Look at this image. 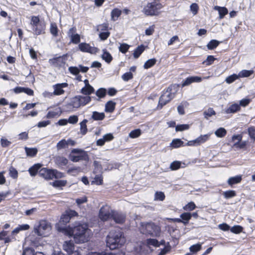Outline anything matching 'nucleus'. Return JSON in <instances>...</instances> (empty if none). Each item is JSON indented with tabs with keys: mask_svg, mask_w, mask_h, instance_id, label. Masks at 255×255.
<instances>
[{
	"mask_svg": "<svg viewBox=\"0 0 255 255\" xmlns=\"http://www.w3.org/2000/svg\"><path fill=\"white\" fill-rule=\"evenodd\" d=\"M60 231L67 232V235L73 236L74 241L77 244H81L87 242L89 240L91 231L88 229L86 225L79 224L71 228L69 231L66 229V227H59Z\"/></svg>",
	"mask_w": 255,
	"mask_h": 255,
	"instance_id": "1",
	"label": "nucleus"
},
{
	"mask_svg": "<svg viewBox=\"0 0 255 255\" xmlns=\"http://www.w3.org/2000/svg\"><path fill=\"white\" fill-rule=\"evenodd\" d=\"M125 242L123 233L119 229L111 231L107 237V246L112 250L121 247Z\"/></svg>",
	"mask_w": 255,
	"mask_h": 255,
	"instance_id": "2",
	"label": "nucleus"
},
{
	"mask_svg": "<svg viewBox=\"0 0 255 255\" xmlns=\"http://www.w3.org/2000/svg\"><path fill=\"white\" fill-rule=\"evenodd\" d=\"M91 101L90 96H83L78 95L72 98L70 102L65 105L67 110H72L73 108H79L81 106H84Z\"/></svg>",
	"mask_w": 255,
	"mask_h": 255,
	"instance_id": "3",
	"label": "nucleus"
},
{
	"mask_svg": "<svg viewBox=\"0 0 255 255\" xmlns=\"http://www.w3.org/2000/svg\"><path fill=\"white\" fill-rule=\"evenodd\" d=\"M143 233L148 234L152 237H158L161 231L160 227L155 223L149 222L142 224Z\"/></svg>",
	"mask_w": 255,
	"mask_h": 255,
	"instance_id": "4",
	"label": "nucleus"
},
{
	"mask_svg": "<svg viewBox=\"0 0 255 255\" xmlns=\"http://www.w3.org/2000/svg\"><path fill=\"white\" fill-rule=\"evenodd\" d=\"M51 229L50 224L45 220L40 221L39 225L34 228V232L39 236H47Z\"/></svg>",
	"mask_w": 255,
	"mask_h": 255,
	"instance_id": "5",
	"label": "nucleus"
},
{
	"mask_svg": "<svg viewBox=\"0 0 255 255\" xmlns=\"http://www.w3.org/2000/svg\"><path fill=\"white\" fill-rule=\"evenodd\" d=\"M173 87L171 86L168 87L160 96L158 106L160 109H161L163 106L169 102L175 97V93L172 92Z\"/></svg>",
	"mask_w": 255,
	"mask_h": 255,
	"instance_id": "6",
	"label": "nucleus"
},
{
	"mask_svg": "<svg viewBox=\"0 0 255 255\" xmlns=\"http://www.w3.org/2000/svg\"><path fill=\"white\" fill-rule=\"evenodd\" d=\"M113 212L109 206H103L99 211V218L103 221L111 220L112 219Z\"/></svg>",
	"mask_w": 255,
	"mask_h": 255,
	"instance_id": "7",
	"label": "nucleus"
},
{
	"mask_svg": "<svg viewBox=\"0 0 255 255\" xmlns=\"http://www.w3.org/2000/svg\"><path fill=\"white\" fill-rule=\"evenodd\" d=\"M157 4L154 3H148L143 9V12L147 16H153L156 14Z\"/></svg>",
	"mask_w": 255,
	"mask_h": 255,
	"instance_id": "8",
	"label": "nucleus"
},
{
	"mask_svg": "<svg viewBox=\"0 0 255 255\" xmlns=\"http://www.w3.org/2000/svg\"><path fill=\"white\" fill-rule=\"evenodd\" d=\"M78 47L81 51L91 54H96L99 50L97 48L92 47L89 44L85 42L80 43Z\"/></svg>",
	"mask_w": 255,
	"mask_h": 255,
	"instance_id": "9",
	"label": "nucleus"
},
{
	"mask_svg": "<svg viewBox=\"0 0 255 255\" xmlns=\"http://www.w3.org/2000/svg\"><path fill=\"white\" fill-rule=\"evenodd\" d=\"M67 54H64L62 56L55 57L49 60V63L54 67H61L65 63L66 57Z\"/></svg>",
	"mask_w": 255,
	"mask_h": 255,
	"instance_id": "10",
	"label": "nucleus"
},
{
	"mask_svg": "<svg viewBox=\"0 0 255 255\" xmlns=\"http://www.w3.org/2000/svg\"><path fill=\"white\" fill-rule=\"evenodd\" d=\"M39 176L46 179L51 180L53 179V173L52 169H47L46 168H43L40 169L38 172Z\"/></svg>",
	"mask_w": 255,
	"mask_h": 255,
	"instance_id": "11",
	"label": "nucleus"
},
{
	"mask_svg": "<svg viewBox=\"0 0 255 255\" xmlns=\"http://www.w3.org/2000/svg\"><path fill=\"white\" fill-rule=\"evenodd\" d=\"M126 215L121 212L114 211L113 213L112 219L116 223L123 224L125 222Z\"/></svg>",
	"mask_w": 255,
	"mask_h": 255,
	"instance_id": "12",
	"label": "nucleus"
},
{
	"mask_svg": "<svg viewBox=\"0 0 255 255\" xmlns=\"http://www.w3.org/2000/svg\"><path fill=\"white\" fill-rule=\"evenodd\" d=\"M70 159L73 162H78L80 160H86L88 159V156L86 152H83L80 154L74 155H70Z\"/></svg>",
	"mask_w": 255,
	"mask_h": 255,
	"instance_id": "13",
	"label": "nucleus"
},
{
	"mask_svg": "<svg viewBox=\"0 0 255 255\" xmlns=\"http://www.w3.org/2000/svg\"><path fill=\"white\" fill-rule=\"evenodd\" d=\"M202 80L201 77L198 76H191L187 77L182 83V86H188L193 82H200Z\"/></svg>",
	"mask_w": 255,
	"mask_h": 255,
	"instance_id": "14",
	"label": "nucleus"
},
{
	"mask_svg": "<svg viewBox=\"0 0 255 255\" xmlns=\"http://www.w3.org/2000/svg\"><path fill=\"white\" fill-rule=\"evenodd\" d=\"M63 249L68 254H70L74 252L75 246L73 241H65L63 245Z\"/></svg>",
	"mask_w": 255,
	"mask_h": 255,
	"instance_id": "15",
	"label": "nucleus"
},
{
	"mask_svg": "<svg viewBox=\"0 0 255 255\" xmlns=\"http://www.w3.org/2000/svg\"><path fill=\"white\" fill-rule=\"evenodd\" d=\"M45 26L42 22L39 23L32 28V29L36 35H40L44 33Z\"/></svg>",
	"mask_w": 255,
	"mask_h": 255,
	"instance_id": "16",
	"label": "nucleus"
},
{
	"mask_svg": "<svg viewBox=\"0 0 255 255\" xmlns=\"http://www.w3.org/2000/svg\"><path fill=\"white\" fill-rule=\"evenodd\" d=\"M42 165L40 163L35 164L28 169V172L31 176H35L38 173Z\"/></svg>",
	"mask_w": 255,
	"mask_h": 255,
	"instance_id": "17",
	"label": "nucleus"
},
{
	"mask_svg": "<svg viewBox=\"0 0 255 255\" xmlns=\"http://www.w3.org/2000/svg\"><path fill=\"white\" fill-rule=\"evenodd\" d=\"M242 179V175H237L236 176L229 178L228 180L227 183L230 186H232L234 184L240 183Z\"/></svg>",
	"mask_w": 255,
	"mask_h": 255,
	"instance_id": "18",
	"label": "nucleus"
},
{
	"mask_svg": "<svg viewBox=\"0 0 255 255\" xmlns=\"http://www.w3.org/2000/svg\"><path fill=\"white\" fill-rule=\"evenodd\" d=\"M241 110L240 105L238 104L235 103L231 105L228 109L225 111L227 114L235 113Z\"/></svg>",
	"mask_w": 255,
	"mask_h": 255,
	"instance_id": "19",
	"label": "nucleus"
},
{
	"mask_svg": "<svg viewBox=\"0 0 255 255\" xmlns=\"http://www.w3.org/2000/svg\"><path fill=\"white\" fill-rule=\"evenodd\" d=\"M214 9L218 11L220 19L223 18L225 15L228 13V9L225 7L215 6L214 7Z\"/></svg>",
	"mask_w": 255,
	"mask_h": 255,
	"instance_id": "20",
	"label": "nucleus"
},
{
	"mask_svg": "<svg viewBox=\"0 0 255 255\" xmlns=\"http://www.w3.org/2000/svg\"><path fill=\"white\" fill-rule=\"evenodd\" d=\"M55 162L59 166H65L68 163V160L63 156H57L55 158Z\"/></svg>",
	"mask_w": 255,
	"mask_h": 255,
	"instance_id": "21",
	"label": "nucleus"
},
{
	"mask_svg": "<svg viewBox=\"0 0 255 255\" xmlns=\"http://www.w3.org/2000/svg\"><path fill=\"white\" fill-rule=\"evenodd\" d=\"M94 89L92 86L84 87H83L80 92L83 95H86V96H89V95L94 92Z\"/></svg>",
	"mask_w": 255,
	"mask_h": 255,
	"instance_id": "22",
	"label": "nucleus"
},
{
	"mask_svg": "<svg viewBox=\"0 0 255 255\" xmlns=\"http://www.w3.org/2000/svg\"><path fill=\"white\" fill-rule=\"evenodd\" d=\"M105 117V115L104 113H99L96 111L92 113L91 119L95 121H102L104 120Z\"/></svg>",
	"mask_w": 255,
	"mask_h": 255,
	"instance_id": "23",
	"label": "nucleus"
},
{
	"mask_svg": "<svg viewBox=\"0 0 255 255\" xmlns=\"http://www.w3.org/2000/svg\"><path fill=\"white\" fill-rule=\"evenodd\" d=\"M209 134H204L201 135L196 139L194 140V142L196 144V145H200V144L205 142L206 141L209 137Z\"/></svg>",
	"mask_w": 255,
	"mask_h": 255,
	"instance_id": "24",
	"label": "nucleus"
},
{
	"mask_svg": "<svg viewBox=\"0 0 255 255\" xmlns=\"http://www.w3.org/2000/svg\"><path fill=\"white\" fill-rule=\"evenodd\" d=\"M180 217L182 220V223L184 225H186L188 223L189 220L191 218V213L185 212L181 214Z\"/></svg>",
	"mask_w": 255,
	"mask_h": 255,
	"instance_id": "25",
	"label": "nucleus"
},
{
	"mask_svg": "<svg viewBox=\"0 0 255 255\" xmlns=\"http://www.w3.org/2000/svg\"><path fill=\"white\" fill-rule=\"evenodd\" d=\"M116 103L112 101H108L105 105V111L107 112H113L115 109Z\"/></svg>",
	"mask_w": 255,
	"mask_h": 255,
	"instance_id": "26",
	"label": "nucleus"
},
{
	"mask_svg": "<svg viewBox=\"0 0 255 255\" xmlns=\"http://www.w3.org/2000/svg\"><path fill=\"white\" fill-rule=\"evenodd\" d=\"M144 50V46L143 45H140L138 46L134 50L133 55L134 58L137 59L139 57V56L141 54V53Z\"/></svg>",
	"mask_w": 255,
	"mask_h": 255,
	"instance_id": "27",
	"label": "nucleus"
},
{
	"mask_svg": "<svg viewBox=\"0 0 255 255\" xmlns=\"http://www.w3.org/2000/svg\"><path fill=\"white\" fill-rule=\"evenodd\" d=\"M122 11L118 8H114L111 12V18L113 21H116L121 15Z\"/></svg>",
	"mask_w": 255,
	"mask_h": 255,
	"instance_id": "28",
	"label": "nucleus"
},
{
	"mask_svg": "<svg viewBox=\"0 0 255 255\" xmlns=\"http://www.w3.org/2000/svg\"><path fill=\"white\" fill-rule=\"evenodd\" d=\"M26 155L28 156L33 157L37 153L38 150L36 148H29L25 147L24 148Z\"/></svg>",
	"mask_w": 255,
	"mask_h": 255,
	"instance_id": "29",
	"label": "nucleus"
},
{
	"mask_svg": "<svg viewBox=\"0 0 255 255\" xmlns=\"http://www.w3.org/2000/svg\"><path fill=\"white\" fill-rule=\"evenodd\" d=\"M102 58L108 63H110L113 60L111 54L106 49L103 50V54L102 55Z\"/></svg>",
	"mask_w": 255,
	"mask_h": 255,
	"instance_id": "30",
	"label": "nucleus"
},
{
	"mask_svg": "<svg viewBox=\"0 0 255 255\" xmlns=\"http://www.w3.org/2000/svg\"><path fill=\"white\" fill-rule=\"evenodd\" d=\"M221 43L220 41H219L217 40H211L207 45V47L209 50H213L216 48Z\"/></svg>",
	"mask_w": 255,
	"mask_h": 255,
	"instance_id": "31",
	"label": "nucleus"
},
{
	"mask_svg": "<svg viewBox=\"0 0 255 255\" xmlns=\"http://www.w3.org/2000/svg\"><path fill=\"white\" fill-rule=\"evenodd\" d=\"M183 141H182L180 139L176 138L174 139L171 143H170V146L173 148H178L180 146H183Z\"/></svg>",
	"mask_w": 255,
	"mask_h": 255,
	"instance_id": "32",
	"label": "nucleus"
},
{
	"mask_svg": "<svg viewBox=\"0 0 255 255\" xmlns=\"http://www.w3.org/2000/svg\"><path fill=\"white\" fill-rule=\"evenodd\" d=\"M71 219V215L70 214H64L63 215L59 221V224L60 225H65L68 223Z\"/></svg>",
	"mask_w": 255,
	"mask_h": 255,
	"instance_id": "33",
	"label": "nucleus"
},
{
	"mask_svg": "<svg viewBox=\"0 0 255 255\" xmlns=\"http://www.w3.org/2000/svg\"><path fill=\"white\" fill-rule=\"evenodd\" d=\"M156 62V59L155 58L150 59L145 62L143 67L145 69H148L154 66Z\"/></svg>",
	"mask_w": 255,
	"mask_h": 255,
	"instance_id": "34",
	"label": "nucleus"
},
{
	"mask_svg": "<svg viewBox=\"0 0 255 255\" xmlns=\"http://www.w3.org/2000/svg\"><path fill=\"white\" fill-rule=\"evenodd\" d=\"M88 120L84 119L82 122L80 123V131L83 135H85L87 132V128L86 124Z\"/></svg>",
	"mask_w": 255,
	"mask_h": 255,
	"instance_id": "35",
	"label": "nucleus"
},
{
	"mask_svg": "<svg viewBox=\"0 0 255 255\" xmlns=\"http://www.w3.org/2000/svg\"><path fill=\"white\" fill-rule=\"evenodd\" d=\"M201 249L202 245L200 243L193 245L189 248L190 251L193 254L196 253L197 252L200 251Z\"/></svg>",
	"mask_w": 255,
	"mask_h": 255,
	"instance_id": "36",
	"label": "nucleus"
},
{
	"mask_svg": "<svg viewBox=\"0 0 255 255\" xmlns=\"http://www.w3.org/2000/svg\"><path fill=\"white\" fill-rule=\"evenodd\" d=\"M54 89L53 94L55 95H61L64 93V91L62 89L61 87L58 84H56L53 86Z\"/></svg>",
	"mask_w": 255,
	"mask_h": 255,
	"instance_id": "37",
	"label": "nucleus"
},
{
	"mask_svg": "<svg viewBox=\"0 0 255 255\" xmlns=\"http://www.w3.org/2000/svg\"><path fill=\"white\" fill-rule=\"evenodd\" d=\"M223 195L226 199H230L236 196V192L234 190H228L223 192Z\"/></svg>",
	"mask_w": 255,
	"mask_h": 255,
	"instance_id": "38",
	"label": "nucleus"
},
{
	"mask_svg": "<svg viewBox=\"0 0 255 255\" xmlns=\"http://www.w3.org/2000/svg\"><path fill=\"white\" fill-rule=\"evenodd\" d=\"M147 245L149 246H152L155 247H158L160 246L159 242L155 239H148L146 240Z\"/></svg>",
	"mask_w": 255,
	"mask_h": 255,
	"instance_id": "39",
	"label": "nucleus"
},
{
	"mask_svg": "<svg viewBox=\"0 0 255 255\" xmlns=\"http://www.w3.org/2000/svg\"><path fill=\"white\" fill-rule=\"evenodd\" d=\"M254 71L253 70H243L239 73V77H248L250 76Z\"/></svg>",
	"mask_w": 255,
	"mask_h": 255,
	"instance_id": "40",
	"label": "nucleus"
},
{
	"mask_svg": "<svg viewBox=\"0 0 255 255\" xmlns=\"http://www.w3.org/2000/svg\"><path fill=\"white\" fill-rule=\"evenodd\" d=\"M227 133L226 130L223 128H218L215 132V135L219 137H223L226 135Z\"/></svg>",
	"mask_w": 255,
	"mask_h": 255,
	"instance_id": "41",
	"label": "nucleus"
},
{
	"mask_svg": "<svg viewBox=\"0 0 255 255\" xmlns=\"http://www.w3.org/2000/svg\"><path fill=\"white\" fill-rule=\"evenodd\" d=\"M141 133V131L140 129H136L130 132V133H129V136L130 138H134L139 136Z\"/></svg>",
	"mask_w": 255,
	"mask_h": 255,
	"instance_id": "42",
	"label": "nucleus"
},
{
	"mask_svg": "<svg viewBox=\"0 0 255 255\" xmlns=\"http://www.w3.org/2000/svg\"><path fill=\"white\" fill-rule=\"evenodd\" d=\"M66 183V180H59L54 181L52 183V185L55 187H61L65 186Z\"/></svg>",
	"mask_w": 255,
	"mask_h": 255,
	"instance_id": "43",
	"label": "nucleus"
},
{
	"mask_svg": "<svg viewBox=\"0 0 255 255\" xmlns=\"http://www.w3.org/2000/svg\"><path fill=\"white\" fill-rule=\"evenodd\" d=\"M216 112L213 108H210L204 112V117L206 119H208L209 117L215 115Z\"/></svg>",
	"mask_w": 255,
	"mask_h": 255,
	"instance_id": "44",
	"label": "nucleus"
},
{
	"mask_svg": "<svg viewBox=\"0 0 255 255\" xmlns=\"http://www.w3.org/2000/svg\"><path fill=\"white\" fill-rule=\"evenodd\" d=\"M50 32L55 37L58 35V28L57 26L55 23H52L50 25Z\"/></svg>",
	"mask_w": 255,
	"mask_h": 255,
	"instance_id": "45",
	"label": "nucleus"
},
{
	"mask_svg": "<svg viewBox=\"0 0 255 255\" xmlns=\"http://www.w3.org/2000/svg\"><path fill=\"white\" fill-rule=\"evenodd\" d=\"M106 92L107 91L106 89L102 88H100L96 91V95L99 98H103L106 96Z\"/></svg>",
	"mask_w": 255,
	"mask_h": 255,
	"instance_id": "46",
	"label": "nucleus"
},
{
	"mask_svg": "<svg viewBox=\"0 0 255 255\" xmlns=\"http://www.w3.org/2000/svg\"><path fill=\"white\" fill-rule=\"evenodd\" d=\"M165 195L162 192H156L154 195V200L163 201L165 199Z\"/></svg>",
	"mask_w": 255,
	"mask_h": 255,
	"instance_id": "47",
	"label": "nucleus"
},
{
	"mask_svg": "<svg viewBox=\"0 0 255 255\" xmlns=\"http://www.w3.org/2000/svg\"><path fill=\"white\" fill-rule=\"evenodd\" d=\"M238 78L239 76L234 74L227 77L225 79V81L228 84H231L238 79Z\"/></svg>",
	"mask_w": 255,
	"mask_h": 255,
	"instance_id": "48",
	"label": "nucleus"
},
{
	"mask_svg": "<svg viewBox=\"0 0 255 255\" xmlns=\"http://www.w3.org/2000/svg\"><path fill=\"white\" fill-rule=\"evenodd\" d=\"M9 173L10 176L13 179L16 178L18 176L17 171L12 166L10 167L9 169Z\"/></svg>",
	"mask_w": 255,
	"mask_h": 255,
	"instance_id": "49",
	"label": "nucleus"
},
{
	"mask_svg": "<svg viewBox=\"0 0 255 255\" xmlns=\"http://www.w3.org/2000/svg\"><path fill=\"white\" fill-rule=\"evenodd\" d=\"M67 142L65 139H62L59 141L56 145L57 149L59 150L67 147Z\"/></svg>",
	"mask_w": 255,
	"mask_h": 255,
	"instance_id": "50",
	"label": "nucleus"
},
{
	"mask_svg": "<svg viewBox=\"0 0 255 255\" xmlns=\"http://www.w3.org/2000/svg\"><path fill=\"white\" fill-rule=\"evenodd\" d=\"M181 166V162L178 161H174L172 162L170 165V168L172 170L178 169Z\"/></svg>",
	"mask_w": 255,
	"mask_h": 255,
	"instance_id": "51",
	"label": "nucleus"
},
{
	"mask_svg": "<svg viewBox=\"0 0 255 255\" xmlns=\"http://www.w3.org/2000/svg\"><path fill=\"white\" fill-rule=\"evenodd\" d=\"M71 38V42L74 44H78L80 42V36L78 34L72 35Z\"/></svg>",
	"mask_w": 255,
	"mask_h": 255,
	"instance_id": "52",
	"label": "nucleus"
},
{
	"mask_svg": "<svg viewBox=\"0 0 255 255\" xmlns=\"http://www.w3.org/2000/svg\"><path fill=\"white\" fill-rule=\"evenodd\" d=\"M243 227L239 225L234 226L230 229L231 231L235 234H239L242 232Z\"/></svg>",
	"mask_w": 255,
	"mask_h": 255,
	"instance_id": "53",
	"label": "nucleus"
},
{
	"mask_svg": "<svg viewBox=\"0 0 255 255\" xmlns=\"http://www.w3.org/2000/svg\"><path fill=\"white\" fill-rule=\"evenodd\" d=\"M129 46L126 43L121 44L119 47V50L123 53H126L128 50Z\"/></svg>",
	"mask_w": 255,
	"mask_h": 255,
	"instance_id": "54",
	"label": "nucleus"
},
{
	"mask_svg": "<svg viewBox=\"0 0 255 255\" xmlns=\"http://www.w3.org/2000/svg\"><path fill=\"white\" fill-rule=\"evenodd\" d=\"M41 22L38 16H32L31 18L30 24L32 26V28L35 25L38 24Z\"/></svg>",
	"mask_w": 255,
	"mask_h": 255,
	"instance_id": "55",
	"label": "nucleus"
},
{
	"mask_svg": "<svg viewBox=\"0 0 255 255\" xmlns=\"http://www.w3.org/2000/svg\"><path fill=\"white\" fill-rule=\"evenodd\" d=\"M189 125L187 124L177 125L175 128L176 131H183L189 129Z\"/></svg>",
	"mask_w": 255,
	"mask_h": 255,
	"instance_id": "56",
	"label": "nucleus"
},
{
	"mask_svg": "<svg viewBox=\"0 0 255 255\" xmlns=\"http://www.w3.org/2000/svg\"><path fill=\"white\" fill-rule=\"evenodd\" d=\"M53 173V178H61L64 177V174L56 169H52Z\"/></svg>",
	"mask_w": 255,
	"mask_h": 255,
	"instance_id": "57",
	"label": "nucleus"
},
{
	"mask_svg": "<svg viewBox=\"0 0 255 255\" xmlns=\"http://www.w3.org/2000/svg\"><path fill=\"white\" fill-rule=\"evenodd\" d=\"M103 182V178L101 175H97L94 178V180L92 181V183H95L97 185H101Z\"/></svg>",
	"mask_w": 255,
	"mask_h": 255,
	"instance_id": "58",
	"label": "nucleus"
},
{
	"mask_svg": "<svg viewBox=\"0 0 255 255\" xmlns=\"http://www.w3.org/2000/svg\"><path fill=\"white\" fill-rule=\"evenodd\" d=\"M199 9L198 5L196 3H193L190 5V10L194 15H195L198 12Z\"/></svg>",
	"mask_w": 255,
	"mask_h": 255,
	"instance_id": "59",
	"label": "nucleus"
},
{
	"mask_svg": "<svg viewBox=\"0 0 255 255\" xmlns=\"http://www.w3.org/2000/svg\"><path fill=\"white\" fill-rule=\"evenodd\" d=\"M68 123L72 124H75L78 121V118L77 116L73 115L69 117L68 120H67Z\"/></svg>",
	"mask_w": 255,
	"mask_h": 255,
	"instance_id": "60",
	"label": "nucleus"
},
{
	"mask_svg": "<svg viewBox=\"0 0 255 255\" xmlns=\"http://www.w3.org/2000/svg\"><path fill=\"white\" fill-rule=\"evenodd\" d=\"M216 59L214 56L209 55L207 57L206 60L203 62V64H206L207 65H211Z\"/></svg>",
	"mask_w": 255,
	"mask_h": 255,
	"instance_id": "61",
	"label": "nucleus"
},
{
	"mask_svg": "<svg viewBox=\"0 0 255 255\" xmlns=\"http://www.w3.org/2000/svg\"><path fill=\"white\" fill-rule=\"evenodd\" d=\"M196 208V205L194 202H191L187 204L184 208V210L188 211H192Z\"/></svg>",
	"mask_w": 255,
	"mask_h": 255,
	"instance_id": "62",
	"label": "nucleus"
},
{
	"mask_svg": "<svg viewBox=\"0 0 255 255\" xmlns=\"http://www.w3.org/2000/svg\"><path fill=\"white\" fill-rule=\"evenodd\" d=\"M133 78L132 74L130 72H127L122 76V79L125 81H128Z\"/></svg>",
	"mask_w": 255,
	"mask_h": 255,
	"instance_id": "63",
	"label": "nucleus"
},
{
	"mask_svg": "<svg viewBox=\"0 0 255 255\" xmlns=\"http://www.w3.org/2000/svg\"><path fill=\"white\" fill-rule=\"evenodd\" d=\"M248 132L250 137L255 140V128L254 127H250L248 128Z\"/></svg>",
	"mask_w": 255,
	"mask_h": 255,
	"instance_id": "64",
	"label": "nucleus"
}]
</instances>
